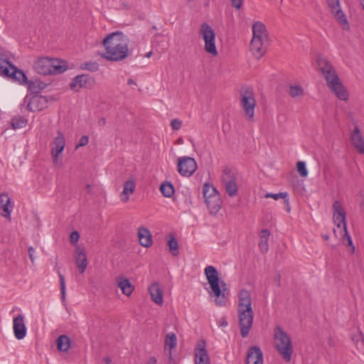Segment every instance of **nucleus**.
I'll list each match as a JSON object with an SVG mask.
<instances>
[{
	"label": "nucleus",
	"instance_id": "obj_1",
	"mask_svg": "<svg viewBox=\"0 0 364 364\" xmlns=\"http://www.w3.org/2000/svg\"><path fill=\"white\" fill-rule=\"evenodd\" d=\"M129 39L121 31L108 34L102 41L105 53L102 57L109 61L119 62L124 60L129 55Z\"/></svg>",
	"mask_w": 364,
	"mask_h": 364
},
{
	"label": "nucleus",
	"instance_id": "obj_15",
	"mask_svg": "<svg viewBox=\"0 0 364 364\" xmlns=\"http://www.w3.org/2000/svg\"><path fill=\"white\" fill-rule=\"evenodd\" d=\"M65 140L63 133L60 131L58 132V136L55 138L53 146L51 148V155L53 157V162L56 164L58 161V156L63 152L65 149Z\"/></svg>",
	"mask_w": 364,
	"mask_h": 364
},
{
	"label": "nucleus",
	"instance_id": "obj_58",
	"mask_svg": "<svg viewBox=\"0 0 364 364\" xmlns=\"http://www.w3.org/2000/svg\"><path fill=\"white\" fill-rule=\"evenodd\" d=\"M183 143V140L181 137H180L179 139H178L176 140V144H182Z\"/></svg>",
	"mask_w": 364,
	"mask_h": 364
},
{
	"label": "nucleus",
	"instance_id": "obj_64",
	"mask_svg": "<svg viewBox=\"0 0 364 364\" xmlns=\"http://www.w3.org/2000/svg\"><path fill=\"white\" fill-rule=\"evenodd\" d=\"M363 9H364V4H363Z\"/></svg>",
	"mask_w": 364,
	"mask_h": 364
},
{
	"label": "nucleus",
	"instance_id": "obj_62",
	"mask_svg": "<svg viewBox=\"0 0 364 364\" xmlns=\"http://www.w3.org/2000/svg\"><path fill=\"white\" fill-rule=\"evenodd\" d=\"M360 1L361 4L363 6V4H364V0H360Z\"/></svg>",
	"mask_w": 364,
	"mask_h": 364
},
{
	"label": "nucleus",
	"instance_id": "obj_25",
	"mask_svg": "<svg viewBox=\"0 0 364 364\" xmlns=\"http://www.w3.org/2000/svg\"><path fill=\"white\" fill-rule=\"evenodd\" d=\"M352 145L360 154L364 153V140L360 134V130L358 127H355L354 132L351 134Z\"/></svg>",
	"mask_w": 364,
	"mask_h": 364
},
{
	"label": "nucleus",
	"instance_id": "obj_30",
	"mask_svg": "<svg viewBox=\"0 0 364 364\" xmlns=\"http://www.w3.org/2000/svg\"><path fill=\"white\" fill-rule=\"evenodd\" d=\"M117 286L121 289L122 293L127 296H129L134 290V287L128 279H119L117 282Z\"/></svg>",
	"mask_w": 364,
	"mask_h": 364
},
{
	"label": "nucleus",
	"instance_id": "obj_32",
	"mask_svg": "<svg viewBox=\"0 0 364 364\" xmlns=\"http://www.w3.org/2000/svg\"><path fill=\"white\" fill-rule=\"evenodd\" d=\"M10 77L18 80L21 83L27 82L28 81L26 74L21 70H18L16 66H11Z\"/></svg>",
	"mask_w": 364,
	"mask_h": 364
},
{
	"label": "nucleus",
	"instance_id": "obj_11",
	"mask_svg": "<svg viewBox=\"0 0 364 364\" xmlns=\"http://www.w3.org/2000/svg\"><path fill=\"white\" fill-rule=\"evenodd\" d=\"M328 8L336 19L337 22L340 24L343 30L348 31L349 29V23L347 18L341 8L339 0H326Z\"/></svg>",
	"mask_w": 364,
	"mask_h": 364
},
{
	"label": "nucleus",
	"instance_id": "obj_36",
	"mask_svg": "<svg viewBox=\"0 0 364 364\" xmlns=\"http://www.w3.org/2000/svg\"><path fill=\"white\" fill-rule=\"evenodd\" d=\"M11 127L14 129L24 127L27 124V119L23 117H14L11 120Z\"/></svg>",
	"mask_w": 364,
	"mask_h": 364
},
{
	"label": "nucleus",
	"instance_id": "obj_9",
	"mask_svg": "<svg viewBox=\"0 0 364 364\" xmlns=\"http://www.w3.org/2000/svg\"><path fill=\"white\" fill-rule=\"evenodd\" d=\"M240 103L244 109L245 116L250 119H252L254 117L256 102L254 98L252 89L245 87L241 90Z\"/></svg>",
	"mask_w": 364,
	"mask_h": 364
},
{
	"label": "nucleus",
	"instance_id": "obj_21",
	"mask_svg": "<svg viewBox=\"0 0 364 364\" xmlns=\"http://www.w3.org/2000/svg\"><path fill=\"white\" fill-rule=\"evenodd\" d=\"M138 237L139 244L144 247H149L153 243L151 233L146 228L141 227L138 229Z\"/></svg>",
	"mask_w": 364,
	"mask_h": 364
},
{
	"label": "nucleus",
	"instance_id": "obj_12",
	"mask_svg": "<svg viewBox=\"0 0 364 364\" xmlns=\"http://www.w3.org/2000/svg\"><path fill=\"white\" fill-rule=\"evenodd\" d=\"M196 169L197 164L193 158L183 156L178 159V171L181 176L189 177Z\"/></svg>",
	"mask_w": 364,
	"mask_h": 364
},
{
	"label": "nucleus",
	"instance_id": "obj_44",
	"mask_svg": "<svg viewBox=\"0 0 364 364\" xmlns=\"http://www.w3.org/2000/svg\"><path fill=\"white\" fill-rule=\"evenodd\" d=\"M182 121L178 119H172L171 122V127L173 130H178L181 128Z\"/></svg>",
	"mask_w": 364,
	"mask_h": 364
},
{
	"label": "nucleus",
	"instance_id": "obj_33",
	"mask_svg": "<svg viewBox=\"0 0 364 364\" xmlns=\"http://www.w3.org/2000/svg\"><path fill=\"white\" fill-rule=\"evenodd\" d=\"M203 194L205 201L209 200L210 198H212V197L215 196L220 195L219 193L215 189V188L213 186L210 185L208 183L204 184Z\"/></svg>",
	"mask_w": 364,
	"mask_h": 364
},
{
	"label": "nucleus",
	"instance_id": "obj_39",
	"mask_svg": "<svg viewBox=\"0 0 364 364\" xmlns=\"http://www.w3.org/2000/svg\"><path fill=\"white\" fill-rule=\"evenodd\" d=\"M81 68L84 70L95 72L99 70V65L96 62L90 61L82 65Z\"/></svg>",
	"mask_w": 364,
	"mask_h": 364
},
{
	"label": "nucleus",
	"instance_id": "obj_24",
	"mask_svg": "<svg viewBox=\"0 0 364 364\" xmlns=\"http://www.w3.org/2000/svg\"><path fill=\"white\" fill-rule=\"evenodd\" d=\"M195 364H210V358L205 348V343L195 350Z\"/></svg>",
	"mask_w": 364,
	"mask_h": 364
},
{
	"label": "nucleus",
	"instance_id": "obj_8",
	"mask_svg": "<svg viewBox=\"0 0 364 364\" xmlns=\"http://www.w3.org/2000/svg\"><path fill=\"white\" fill-rule=\"evenodd\" d=\"M199 33L205 42V50L213 56L218 55V53L215 46V33L211 26L207 23H203Z\"/></svg>",
	"mask_w": 364,
	"mask_h": 364
},
{
	"label": "nucleus",
	"instance_id": "obj_49",
	"mask_svg": "<svg viewBox=\"0 0 364 364\" xmlns=\"http://www.w3.org/2000/svg\"><path fill=\"white\" fill-rule=\"evenodd\" d=\"M284 209L286 210V211L287 213H289L291 211V207H290V204H289V199L287 198V197L284 199Z\"/></svg>",
	"mask_w": 364,
	"mask_h": 364
},
{
	"label": "nucleus",
	"instance_id": "obj_10",
	"mask_svg": "<svg viewBox=\"0 0 364 364\" xmlns=\"http://www.w3.org/2000/svg\"><path fill=\"white\" fill-rule=\"evenodd\" d=\"M221 181L228 194L233 197L237 193L236 175L230 168L226 167L222 173Z\"/></svg>",
	"mask_w": 364,
	"mask_h": 364
},
{
	"label": "nucleus",
	"instance_id": "obj_48",
	"mask_svg": "<svg viewBox=\"0 0 364 364\" xmlns=\"http://www.w3.org/2000/svg\"><path fill=\"white\" fill-rule=\"evenodd\" d=\"M232 6L237 9H240L242 6V0H230Z\"/></svg>",
	"mask_w": 364,
	"mask_h": 364
},
{
	"label": "nucleus",
	"instance_id": "obj_13",
	"mask_svg": "<svg viewBox=\"0 0 364 364\" xmlns=\"http://www.w3.org/2000/svg\"><path fill=\"white\" fill-rule=\"evenodd\" d=\"M95 83V79L88 75H77L70 84L73 90L79 91L80 88L91 89Z\"/></svg>",
	"mask_w": 364,
	"mask_h": 364
},
{
	"label": "nucleus",
	"instance_id": "obj_37",
	"mask_svg": "<svg viewBox=\"0 0 364 364\" xmlns=\"http://www.w3.org/2000/svg\"><path fill=\"white\" fill-rule=\"evenodd\" d=\"M28 88L33 92H38L39 90L45 88V84L41 81H31L28 82Z\"/></svg>",
	"mask_w": 364,
	"mask_h": 364
},
{
	"label": "nucleus",
	"instance_id": "obj_53",
	"mask_svg": "<svg viewBox=\"0 0 364 364\" xmlns=\"http://www.w3.org/2000/svg\"><path fill=\"white\" fill-rule=\"evenodd\" d=\"M157 360L155 357H151L149 358L146 364H156Z\"/></svg>",
	"mask_w": 364,
	"mask_h": 364
},
{
	"label": "nucleus",
	"instance_id": "obj_4",
	"mask_svg": "<svg viewBox=\"0 0 364 364\" xmlns=\"http://www.w3.org/2000/svg\"><path fill=\"white\" fill-rule=\"evenodd\" d=\"M333 221L337 226V230L334 229L335 235L338 236V230L341 235V239L343 245L350 247V252L353 254L355 252V247L353 244L352 239L347 231L346 211L338 200L334 201L333 203Z\"/></svg>",
	"mask_w": 364,
	"mask_h": 364
},
{
	"label": "nucleus",
	"instance_id": "obj_22",
	"mask_svg": "<svg viewBox=\"0 0 364 364\" xmlns=\"http://www.w3.org/2000/svg\"><path fill=\"white\" fill-rule=\"evenodd\" d=\"M151 300L158 305H162L164 303L163 291L159 287L158 282H154L149 288Z\"/></svg>",
	"mask_w": 364,
	"mask_h": 364
},
{
	"label": "nucleus",
	"instance_id": "obj_27",
	"mask_svg": "<svg viewBox=\"0 0 364 364\" xmlns=\"http://www.w3.org/2000/svg\"><path fill=\"white\" fill-rule=\"evenodd\" d=\"M252 33V38H256L257 37L259 39L268 40V34L266 27L262 23L259 21H257L253 24Z\"/></svg>",
	"mask_w": 364,
	"mask_h": 364
},
{
	"label": "nucleus",
	"instance_id": "obj_41",
	"mask_svg": "<svg viewBox=\"0 0 364 364\" xmlns=\"http://www.w3.org/2000/svg\"><path fill=\"white\" fill-rule=\"evenodd\" d=\"M287 196H288V194L286 192L279 193H266L264 195V198H273V199H274L276 200L279 199V198L285 199Z\"/></svg>",
	"mask_w": 364,
	"mask_h": 364
},
{
	"label": "nucleus",
	"instance_id": "obj_16",
	"mask_svg": "<svg viewBox=\"0 0 364 364\" xmlns=\"http://www.w3.org/2000/svg\"><path fill=\"white\" fill-rule=\"evenodd\" d=\"M48 106V100L43 95H34L30 98L27 105L29 111L36 112H40Z\"/></svg>",
	"mask_w": 364,
	"mask_h": 364
},
{
	"label": "nucleus",
	"instance_id": "obj_2",
	"mask_svg": "<svg viewBox=\"0 0 364 364\" xmlns=\"http://www.w3.org/2000/svg\"><path fill=\"white\" fill-rule=\"evenodd\" d=\"M316 63L318 69L326 80L330 90L341 100H346L348 97V92L344 88L333 66L323 56H318Z\"/></svg>",
	"mask_w": 364,
	"mask_h": 364
},
{
	"label": "nucleus",
	"instance_id": "obj_38",
	"mask_svg": "<svg viewBox=\"0 0 364 364\" xmlns=\"http://www.w3.org/2000/svg\"><path fill=\"white\" fill-rule=\"evenodd\" d=\"M297 173L302 178H305L308 176V171L305 162L297 161Z\"/></svg>",
	"mask_w": 364,
	"mask_h": 364
},
{
	"label": "nucleus",
	"instance_id": "obj_50",
	"mask_svg": "<svg viewBox=\"0 0 364 364\" xmlns=\"http://www.w3.org/2000/svg\"><path fill=\"white\" fill-rule=\"evenodd\" d=\"M34 252H35V250L33 247H28V255H29V257L32 262H34V257H33Z\"/></svg>",
	"mask_w": 364,
	"mask_h": 364
},
{
	"label": "nucleus",
	"instance_id": "obj_59",
	"mask_svg": "<svg viewBox=\"0 0 364 364\" xmlns=\"http://www.w3.org/2000/svg\"><path fill=\"white\" fill-rule=\"evenodd\" d=\"M86 188H87V193H90V190H91V186L90 184H87L86 186Z\"/></svg>",
	"mask_w": 364,
	"mask_h": 364
},
{
	"label": "nucleus",
	"instance_id": "obj_3",
	"mask_svg": "<svg viewBox=\"0 0 364 364\" xmlns=\"http://www.w3.org/2000/svg\"><path fill=\"white\" fill-rule=\"evenodd\" d=\"M237 314L241 336L246 338L250 333L254 318L251 295L246 289H242L239 293Z\"/></svg>",
	"mask_w": 364,
	"mask_h": 364
},
{
	"label": "nucleus",
	"instance_id": "obj_60",
	"mask_svg": "<svg viewBox=\"0 0 364 364\" xmlns=\"http://www.w3.org/2000/svg\"><path fill=\"white\" fill-rule=\"evenodd\" d=\"M151 55H152V52H151V51H150V52H149V53H147L146 54V58H150V57L151 56Z\"/></svg>",
	"mask_w": 364,
	"mask_h": 364
},
{
	"label": "nucleus",
	"instance_id": "obj_42",
	"mask_svg": "<svg viewBox=\"0 0 364 364\" xmlns=\"http://www.w3.org/2000/svg\"><path fill=\"white\" fill-rule=\"evenodd\" d=\"M259 247L262 252H267L269 248L268 246V240L260 239L259 242Z\"/></svg>",
	"mask_w": 364,
	"mask_h": 364
},
{
	"label": "nucleus",
	"instance_id": "obj_29",
	"mask_svg": "<svg viewBox=\"0 0 364 364\" xmlns=\"http://www.w3.org/2000/svg\"><path fill=\"white\" fill-rule=\"evenodd\" d=\"M12 65L9 60L4 59L0 55V75L4 77H11Z\"/></svg>",
	"mask_w": 364,
	"mask_h": 364
},
{
	"label": "nucleus",
	"instance_id": "obj_55",
	"mask_svg": "<svg viewBox=\"0 0 364 364\" xmlns=\"http://www.w3.org/2000/svg\"><path fill=\"white\" fill-rule=\"evenodd\" d=\"M303 95V89L301 87L297 85V96Z\"/></svg>",
	"mask_w": 364,
	"mask_h": 364
},
{
	"label": "nucleus",
	"instance_id": "obj_31",
	"mask_svg": "<svg viewBox=\"0 0 364 364\" xmlns=\"http://www.w3.org/2000/svg\"><path fill=\"white\" fill-rule=\"evenodd\" d=\"M57 348L58 350L62 352H66L70 347V340L66 335L60 336L57 341Z\"/></svg>",
	"mask_w": 364,
	"mask_h": 364
},
{
	"label": "nucleus",
	"instance_id": "obj_57",
	"mask_svg": "<svg viewBox=\"0 0 364 364\" xmlns=\"http://www.w3.org/2000/svg\"><path fill=\"white\" fill-rule=\"evenodd\" d=\"M127 84L129 85H136V82H134V80L132 78H129L127 81Z\"/></svg>",
	"mask_w": 364,
	"mask_h": 364
},
{
	"label": "nucleus",
	"instance_id": "obj_51",
	"mask_svg": "<svg viewBox=\"0 0 364 364\" xmlns=\"http://www.w3.org/2000/svg\"><path fill=\"white\" fill-rule=\"evenodd\" d=\"M289 95L292 97H296V87L293 86V85H291L289 87Z\"/></svg>",
	"mask_w": 364,
	"mask_h": 364
},
{
	"label": "nucleus",
	"instance_id": "obj_43",
	"mask_svg": "<svg viewBox=\"0 0 364 364\" xmlns=\"http://www.w3.org/2000/svg\"><path fill=\"white\" fill-rule=\"evenodd\" d=\"M352 340L355 343L357 344L358 342H363L364 341V336L361 331H358L352 336Z\"/></svg>",
	"mask_w": 364,
	"mask_h": 364
},
{
	"label": "nucleus",
	"instance_id": "obj_19",
	"mask_svg": "<svg viewBox=\"0 0 364 364\" xmlns=\"http://www.w3.org/2000/svg\"><path fill=\"white\" fill-rule=\"evenodd\" d=\"M13 209L11 198L8 193H2L0 194V215L6 218H11V213Z\"/></svg>",
	"mask_w": 364,
	"mask_h": 364
},
{
	"label": "nucleus",
	"instance_id": "obj_5",
	"mask_svg": "<svg viewBox=\"0 0 364 364\" xmlns=\"http://www.w3.org/2000/svg\"><path fill=\"white\" fill-rule=\"evenodd\" d=\"M205 274L210 286V296H215V302L218 306H225L226 304V296L223 291L225 290V283L220 281L218 272L213 266H208L205 269Z\"/></svg>",
	"mask_w": 364,
	"mask_h": 364
},
{
	"label": "nucleus",
	"instance_id": "obj_28",
	"mask_svg": "<svg viewBox=\"0 0 364 364\" xmlns=\"http://www.w3.org/2000/svg\"><path fill=\"white\" fill-rule=\"evenodd\" d=\"M205 202L210 213L212 214H216L221 208L222 200L220 195L215 196Z\"/></svg>",
	"mask_w": 364,
	"mask_h": 364
},
{
	"label": "nucleus",
	"instance_id": "obj_20",
	"mask_svg": "<svg viewBox=\"0 0 364 364\" xmlns=\"http://www.w3.org/2000/svg\"><path fill=\"white\" fill-rule=\"evenodd\" d=\"M74 257L80 272L81 274L84 273L87 266V259L85 249L79 247H77Z\"/></svg>",
	"mask_w": 364,
	"mask_h": 364
},
{
	"label": "nucleus",
	"instance_id": "obj_45",
	"mask_svg": "<svg viewBox=\"0 0 364 364\" xmlns=\"http://www.w3.org/2000/svg\"><path fill=\"white\" fill-rule=\"evenodd\" d=\"M80 239V234L77 231H73L71 232L70 236V240L72 243H77Z\"/></svg>",
	"mask_w": 364,
	"mask_h": 364
},
{
	"label": "nucleus",
	"instance_id": "obj_18",
	"mask_svg": "<svg viewBox=\"0 0 364 364\" xmlns=\"http://www.w3.org/2000/svg\"><path fill=\"white\" fill-rule=\"evenodd\" d=\"M263 354L258 346H252L248 349L245 364H262Z\"/></svg>",
	"mask_w": 364,
	"mask_h": 364
},
{
	"label": "nucleus",
	"instance_id": "obj_46",
	"mask_svg": "<svg viewBox=\"0 0 364 364\" xmlns=\"http://www.w3.org/2000/svg\"><path fill=\"white\" fill-rule=\"evenodd\" d=\"M89 142V138L87 136H82L79 141L78 144L76 146V149H77L79 146H83L88 144Z\"/></svg>",
	"mask_w": 364,
	"mask_h": 364
},
{
	"label": "nucleus",
	"instance_id": "obj_40",
	"mask_svg": "<svg viewBox=\"0 0 364 364\" xmlns=\"http://www.w3.org/2000/svg\"><path fill=\"white\" fill-rule=\"evenodd\" d=\"M60 283V293H61V300L62 301H65V277L60 272L58 273Z\"/></svg>",
	"mask_w": 364,
	"mask_h": 364
},
{
	"label": "nucleus",
	"instance_id": "obj_47",
	"mask_svg": "<svg viewBox=\"0 0 364 364\" xmlns=\"http://www.w3.org/2000/svg\"><path fill=\"white\" fill-rule=\"evenodd\" d=\"M269 235H270V232L267 229H263L260 231L259 237H260V239L268 240Z\"/></svg>",
	"mask_w": 364,
	"mask_h": 364
},
{
	"label": "nucleus",
	"instance_id": "obj_23",
	"mask_svg": "<svg viewBox=\"0 0 364 364\" xmlns=\"http://www.w3.org/2000/svg\"><path fill=\"white\" fill-rule=\"evenodd\" d=\"M136 188V183L133 178H129L124 183L123 191L120 194L121 201L127 203L129 199V196L132 195Z\"/></svg>",
	"mask_w": 364,
	"mask_h": 364
},
{
	"label": "nucleus",
	"instance_id": "obj_63",
	"mask_svg": "<svg viewBox=\"0 0 364 364\" xmlns=\"http://www.w3.org/2000/svg\"><path fill=\"white\" fill-rule=\"evenodd\" d=\"M209 4V0L206 2L205 5L208 6Z\"/></svg>",
	"mask_w": 364,
	"mask_h": 364
},
{
	"label": "nucleus",
	"instance_id": "obj_61",
	"mask_svg": "<svg viewBox=\"0 0 364 364\" xmlns=\"http://www.w3.org/2000/svg\"><path fill=\"white\" fill-rule=\"evenodd\" d=\"M323 240H328V238H329V237H328V235H323Z\"/></svg>",
	"mask_w": 364,
	"mask_h": 364
},
{
	"label": "nucleus",
	"instance_id": "obj_54",
	"mask_svg": "<svg viewBox=\"0 0 364 364\" xmlns=\"http://www.w3.org/2000/svg\"><path fill=\"white\" fill-rule=\"evenodd\" d=\"M102 361H103L104 364H109L112 362L110 358H109V357L104 358Z\"/></svg>",
	"mask_w": 364,
	"mask_h": 364
},
{
	"label": "nucleus",
	"instance_id": "obj_7",
	"mask_svg": "<svg viewBox=\"0 0 364 364\" xmlns=\"http://www.w3.org/2000/svg\"><path fill=\"white\" fill-rule=\"evenodd\" d=\"M274 345L282 358L289 361L292 353L291 342L280 326H277L274 334Z\"/></svg>",
	"mask_w": 364,
	"mask_h": 364
},
{
	"label": "nucleus",
	"instance_id": "obj_17",
	"mask_svg": "<svg viewBox=\"0 0 364 364\" xmlns=\"http://www.w3.org/2000/svg\"><path fill=\"white\" fill-rule=\"evenodd\" d=\"M13 328L15 337L18 340H21L26 336V328L23 315L19 314L14 318Z\"/></svg>",
	"mask_w": 364,
	"mask_h": 364
},
{
	"label": "nucleus",
	"instance_id": "obj_35",
	"mask_svg": "<svg viewBox=\"0 0 364 364\" xmlns=\"http://www.w3.org/2000/svg\"><path fill=\"white\" fill-rule=\"evenodd\" d=\"M169 251L173 256H177L178 255V244L177 240L171 236L167 242Z\"/></svg>",
	"mask_w": 364,
	"mask_h": 364
},
{
	"label": "nucleus",
	"instance_id": "obj_56",
	"mask_svg": "<svg viewBox=\"0 0 364 364\" xmlns=\"http://www.w3.org/2000/svg\"><path fill=\"white\" fill-rule=\"evenodd\" d=\"M220 326H228V322L226 321V320H225L224 318H223L220 320Z\"/></svg>",
	"mask_w": 364,
	"mask_h": 364
},
{
	"label": "nucleus",
	"instance_id": "obj_6",
	"mask_svg": "<svg viewBox=\"0 0 364 364\" xmlns=\"http://www.w3.org/2000/svg\"><path fill=\"white\" fill-rule=\"evenodd\" d=\"M65 61L58 58L42 57L37 59L33 63V69L41 75L60 74L67 70Z\"/></svg>",
	"mask_w": 364,
	"mask_h": 364
},
{
	"label": "nucleus",
	"instance_id": "obj_26",
	"mask_svg": "<svg viewBox=\"0 0 364 364\" xmlns=\"http://www.w3.org/2000/svg\"><path fill=\"white\" fill-rule=\"evenodd\" d=\"M165 348L164 350L166 352L167 349L166 347H169V349L168 350V356L169 360V363H171V362H173V359L172 357L171 350L173 348H175L177 345V338L176 336L174 333H168L165 338Z\"/></svg>",
	"mask_w": 364,
	"mask_h": 364
},
{
	"label": "nucleus",
	"instance_id": "obj_14",
	"mask_svg": "<svg viewBox=\"0 0 364 364\" xmlns=\"http://www.w3.org/2000/svg\"><path fill=\"white\" fill-rule=\"evenodd\" d=\"M268 45V40L259 39V38H252L250 42V51L253 55L259 59L266 53Z\"/></svg>",
	"mask_w": 364,
	"mask_h": 364
},
{
	"label": "nucleus",
	"instance_id": "obj_34",
	"mask_svg": "<svg viewBox=\"0 0 364 364\" xmlns=\"http://www.w3.org/2000/svg\"><path fill=\"white\" fill-rule=\"evenodd\" d=\"M160 191L163 196L166 198L171 197L174 193V188L170 182H164L160 186Z\"/></svg>",
	"mask_w": 364,
	"mask_h": 364
},
{
	"label": "nucleus",
	"instance_id": "obj_52",
	"mask_svg": "<svg viewBox=\"0 0 364 364\" xmlns=\"http://www.w3.org/2000/svg\"><path fill=\"white\" fill-rule=\"evenodd\" d=\"M106 124V119L104 117H101L98 119V122H97V124L100 126V127H103L105 126Z\"/></svg>",
	"mask_w": 364,
	"mask_h": 364
}]
</instances>
